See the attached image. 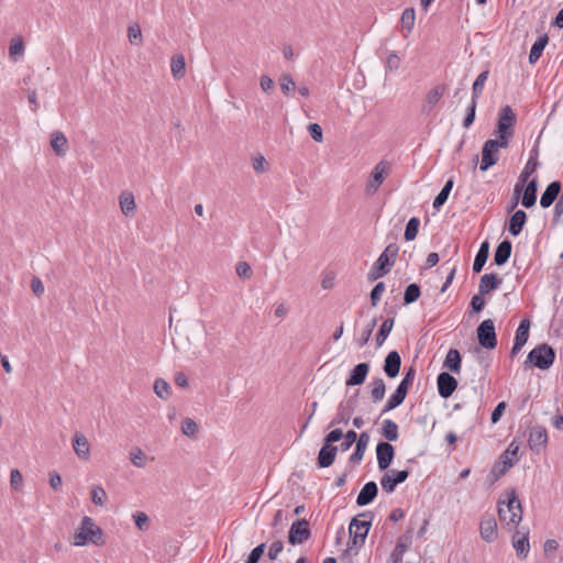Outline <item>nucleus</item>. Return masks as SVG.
<instances>
[{
	"label": "nucleus",
	"instance_id": "22",
	"mask_svg": "<svg viewBox=\"0 0 563 563\" xmlns=\"http://www.w3.org/2000/svg\"><path fill=\"white\" fill-rule=\"evenodd\" d=\"M521 197V205L525 208H532L537 202V192H538V180L533 178L528 181V184L523 186Z\"/></svg>",
	"mask_w": 563,
	"mask_h": 563
},
{
	"label": "nucleus",
	"instance_id": "43",
	"mask_svg": "<svg viewBox=\"0 0 563 563\" xmlns=\"http://www.w3.org/2000/svg\"><path fill=\"white\" fill-rule=\"evenodd\" d=\"M172 74L176 79H180L186 74V62L183 55H176L170 63Z\"/></svg>",
	"mask_w": 563,
	"mask_h": 563
},
{
	"label": "nucleus",
	"instance_id": "14",
	"mask_svg": "<svg viewBox=\"0 0 563 563\" xmlns=\"http://www.w3.org/2000/svg\"><path fill=\"white\" fill-rule=\"evenodd\" d=\"M512 547L516 550V554L519 559H526L528 556L530 544H529V529H518L511 539Z\"/></svg>",
	"mask_w": 563,
	"mask_h": 563
},
{
	"label": "nucleus",
	"instance_id": "35",
	"mask_svg": "<svg viewBox=\"0 0 563 563\" xmlns=\"http://www.w3.org/2000/svg\"><path fill=\"white\" fill-rule=\"evenodd\" d=\"M461 361L462 357L460 352L456 349H450L445 356L443 366L451 372L459 374L461 372Z\"/></svg>",
	"mask_w": 563,
	"mask_h": 563
},
{
	"label": "nucleus",
	"instance_id": "61",
	"mask_svg": "<svg viewBox=\"0 0 563 563\" xmlns=\"http://www.w3.org/2000/svg\"><path fill=\"white\" fill-rule=\"evenodd\" d=\"M284 549V542L282 540L274 541L271 547L268 548L267 556L269 560L275 561L277 560L278 555Z\"/></svg>",
	"mask_w": 563,
	"mask_h": 563
},
{
	"label": "nucleus",
	"instance_id": "51",
	"mask_svg": "<svg viewBox=\"0 0 563 563\" xmlns=\"http://www.w3.org/2000/svg\"><path fill=\"white\" fill-rule=\"evenodd\" d=\"M91 500L97 506H104L108 500V495L101 486L95 485L91 488Z\"/></svg>",
	"mask_w": 563,
	"mask_h": 563
},
{
	"label": "nucleus",
	"instance_id": "32",
	"mask_svg": "<svg viewBox=\"0 0 563 563\" xmlns=\"http://www.w3.org/2000/svg\"><path fill=\"white\" fill-rule=\"evenodd\" d=\"M489 256V243L488 241L482 242L479 245V249L475 255L474 262H473V273L478 274L482 272L484 265L486 264Z\"/></svg>",
	"mask_w": 563,
	"mask_h": 563
},
{
	"label": "nucleus",
	"instance_id": "10",
	"mask_svg": "<svg viewBox=\"0 0 563 563\" xmlns=\"http://www.w3.org/2000/svg\"><path fill=\"white\" fill-rule=\"evenodd\" d=\"M519 443L514 440L507 448V450L500 455V463L495 465L493 472L496 475H504L519 459Z\"/></svg>",
	"mask_w": 563,
	"mask_h": 563
},
{
	"label": "nucleus",
	"instance_id": "60",
	"mask_svg": "<svg viewBox=\"0 0 563 563\" xmlns=\"http://www.w3.org/2000/svg\"><path fill=\"white\" fill-rule=\"evenodd\" d=\"M344 440L340 444V448L343 452L350 450V448L354 444V442L357 440V433L354 430L347 431L345 434H343Z\"/></svg>",
	"mask_w": 563,
	"mask_h": 563
},
{
	"label": "nucleus",
	"instance_id": "2",
	"mask_svg": "<svg viewBox=\"0 0 563 563\" xmlns=\"http://www.w3.org/2000/svg\"><path fill=\"white\" fill-rule=\"evenodd\" d=\"M498 516L508 527H517L522 519V507L515 490L508 494L507 501L498 504Z\"/></svg>",
	"mask_w": 563,
	"mask_h": 563
},
{
	"label": "nucleus",
	"instance_id": "26",
	"mask_svg": "<svg viewBox=\"0 0 563 563\" xmlns=\"http://www.w3.org/2000/svg\"><path fill=\"white\" fill-rule=\"evenodd\" d=\"M378 494L377 484L373 481L366 483L356 497V504L358 506H366L371 504Z\"/></svg>",
	"mask_w": 563,
	"mask_h": 563
},
{
	"label": "nucleus",
	"instance_id": "9",
	"mask_svg": "<svg viewBox=\"0 0 563 563\" xmlns=\"http://www.w3.org/2000/svg\"><path fill=\"white\" fill-rule=\"evenodd\" d=\"M478 343L487 350H493L497 345L495 325L492 319H484L477 328Z\"/></svg>",
	"mask_w": 563,
	"mask_h": 563
},
{
	"label": "nucleus",
	"instance_id": "15",
	"mask_svg": "<svg viewBox=\"0 0 563 563\" xmlns=\"http://www.w3.org/2000/svg\"><path fill=\"white\" fill-rule=\"evenodd\" d=\"M376 455L379 470L385 471L395 457V449L389 442H379L376 445Z\"/></svg>",
	"mask_w": 563,
	"mask_h": 563
},
{
	"label": "nucleus",
	"instance_id": "27",
	"mask_svg": "<svg viewBox=\"0 0 563 563\" xmlns=\"http://www.w3.org/2000/svg\"><path fill=\"white\" fill-rule=\"evenodd\" d=\"M369 372V365L367 363L357 364L351 372L345 384L346 386H357L365 382L366 376Z\"/></svg>",
	"mask_w": 563,
	"mask_h": 563
},
{
	"label": "nucleus",
	"instance_id": "1",
	"mask_svg": "<svg viewBox=\"0 0 563 563\" xmlns=\"http://www.w3.org/2000/svg\"><path fill=\"white\" fill-rule=\"evenodd\" d=\"M398 252L399 246L396 243L387 245L371 267L367 274L368 280L375 282L376 279L387 275L396 262Z\"/></svg>",
	"mask_w": 563,
	"mask_h": 563
},
{
	"label": "nucleus",
	"instance_id": "47",
	"mask_svg": "<svg viewBox=\"0 0 563 563\" xmlns=\"http://www.w3.org/2000/svg\"><path fill=\"white\" fill-rule=\"evenodd\" d=\"M394 320L395 319H385L382 323L377 334H376V343L378 346H380L387 336L389 335L393 327H394Z\"/></svg>",
	"mask_w": 563,
	"mask_h": 563
},
{
	"label": "nucleus",
	"instance_id": "23",
	"mask_svg": "<svg viewBox=\"0 0 563 563\" xmlns=\"http://www.w3.org/2000/svg\"><path fill=\"white\" fill-rule=\"evenodd\" d=\"M372 514L371 512H362L354 517L350 523V532L355 533V531L368 534L369 528L372 526Z\"/></svg>",
	"mask_w": 563,
	"mask_h": 563
},
{
	"label": "nucleus",
	"instance_id": "46",
	"mask_svg": "<svg viewBox=\"0 0 563 563\" xmlns=\"http://www.w3.org/2000/svg\"><path fill=\"white\" fill-rule=\"evenodd\" d=\"M530 319H521V322L516 331L515 342L525 345L529 338Z\"/></svg>",
	"mask_w": 563,
	"mask_h": 563
},
{
	"label": "nucleus",
	"instance_id": "18",
	"mask_svg": "<svg viewBox=\"0 0 563 563\" xmlns=\"http://www.w3.org/2000/svg\"><path fill=\"white\" fill-rule=\"evenodd\" d=\"M355 409V401L351 398L345 402H341L338 407L336 413L329 427L336 424H347Z\"/></svg>",
	"mask_w": 563,
	"mask_h": 563
},
{
	"label": "nucleus",
	"instance_id": "38",
	"mask_svg": "<svg viewBox=\"0 0 563 563\" xmlns=\"http://www.w3.org/2000/svg\"><path fill=\"white\" fill-rule=\"evenodd\" d=\"M453 186H454V180L451 177L446 180L443 188L441 189V191L437 195V197L433 200V208L435 210H440V208L446 202Z\"/></svg>",
	"mask_w": 563,
	"mask_h": 563
},
{
	"label": "nucleus",
	"instance_id": "13",
	"mask_svg": "<svg viewBox=\"0 0 563 563\" xmlns=\"http://www.w3.org/2000/svg\"><path fill=\"white\" fill-rule=\"evenodd\" d=\"M479 533L481 538L488 543L497 539V521L494 515L486 514L482 517L479 522Z\"/></svg>",
	"mask_w": 563,
	"mask_h": 563
},
{
	"label": "nucleus",
	"instance_id": "11",
	"mask_svg": "<svg viewBox=\"0 0 563 563\" xmlns=\"http://www.w3.org/2000/svg\"><path fill=\"white\" fill-rule=\"evenodd\" d=\"M311 536L309 523L306 519L295 521L288 532V542L292 545L301 544Z\"/></svg>",
	"mask_w": 563,
	"mask_h": 563
},
{
	"label": "nucleus",
	"instance_id": "56",
	"mask_svg": "<svg viewBox=\"0 0 563 563\" xmlns=\"http://www.w3.org/2000/svg\"><path fill=\"white\" fill-rule=\"evenodd\" d=\"M130 460L132 462L133 465H135L136 467H144L145 466V455L143 453V451L140 449V448H134L131 452H130Z\"/></svg>",
	"mask_w": 563,
	"mask_h": 563
},
{
	"label": "nucleus",
	"instance_id": "20",
	"mask_svg": "<svg viewBox=\"0 0 563 563\" xmlns=\"http://www.w3.org/2000/svg\"><path fill=\"white\" fill-rule=\"evenodd\" d=\"M562 185L559 180L550 183L540 198V206L542 208H549L558 199L561 194Z\"/></svg>",
	"mask_w": 563,
	"mask_h": 563
},
{
	"label": "nucleus",
	"instance_id": "57",
	"mask_svg": "<svg viewBox=\"0 0 563 563\" xmlns=\"http://www.w3.org/2000/svg\"><path fill=\"white\" fill-rule=\"evenodd\" d=\"M265 549H266L265 543H261L257 547H255L249 554L245 563H258V561L261 560V558L263 556V554L265 552Z\"/></svg>",
	"mask_w": 563,
	"mask_h": 563
},
{
	"label": "nucleus",
	"instance_id": "58",
	"mask_svg": "<svg viewBox=\"0 0 563 563\" xmlns=\"http://www.w3.org/2000/svg\"><path fill=\"white\" fill-rule=\"evenodd\" d=\"M235 271L238 276L244 280L250 279L253 275V271L246 262H239Z\"/></svg>",
	"mask_w": 563,
	"mask_h": 563
},
{
	"label": "nucleus",
	"instance_id": "49",
	"mask_svg": "<svg viewBox=\"0 0 563 563\" xmlns=\"http://www.w3.org/2000/svg\"><path fill=\"white\" fill-rule=\"evenodd\" d=\"M420 294H421V290H420V286L418 284H410L407 286V288L405 289V294H404V302L405 305H410L415 301L418 300V298L420 297Z\"/></svg>",
	"mask_w": 563,
	"mask_h": 563
},
{
	"label": "nucleus",
	"instance_id": "7",
	"mask_svg": "<svg viewBox=\"0 0 563 563\" xmlns=\"http://www.w3.org/2000/svg\"><path fill=\"white\" fill-rule=\"evenodd\" d=\"M508 145L500 143L497 139L487 140L482 148V161L479 169L482 172L488 170L492 166L496 165L499 161V148H507Z\"/></svg>",
	"mask_w": 563,
	"mask_h": 563
},
{
	"label": "nucleus",
	"instance_id": "31",
	"mask_svg": "<svg viewBox=\"0 0 563 563\" xmlns=\"http://www.w3.org/2000/svg\"><path fill=\"white\" fill-rule=\"evenodd\" d=\"M355 442H356L355 451L350 456V463H352L354 465L355 464H360L361 461L363 460L365 450H366L367 444L369 442L368 433L367 432H362L358 435V438H357V440Z\"/></svg>",
	"mask_w": 563,
	"mask_h": 563
},
{
	"label": "nucleus",
	"instance_id": "3",
	"mask_svg": "<svg viewBox=\"0 0 563 563\" xmlns=\"http://www.w3.org/2000/svg\"><path fill=\"white\" fill-rule=\"evenodd\" d=\"M102 530L96 526L95 521L90 517L85 516L80 527L74 534V545L82 547L88 542L96 545L102 544Z\"/></svg>",
	"mask_w": 563,
	"mask_h": 563
},
{
	"label": "nucleus",
	"instance_id": "45",
	"mask_svg": "<svg viewBox=\"0 0 563 563\" xmlns=\"http://www.w3.org/2000/svg\"><path fill=\"white\" fill-rule=\"evenodd\" d=\"M406 395H404L400 390L396 388V390L389 396L387 399L384 409L382 410V415L397 408L400 406L406 399Z\"/></svg>",
	"mask_w": 563,
	"mask_h": 563
},
{
	"label": "nucleus",
	"instance_id": "52",
	"mask_svg": "<svg viewBox=\"0 0 563 563\" xmlns=\"http://www.w3.org/2000/svg\"><path fill=\"white\" fill-rule=\"evenodd\" d=\"M128 37L133 45H140L142 43V32L139 24H132L128 27Z\"/></svg>",
	"mask_w": 563,
	"mask_h": 563
},
{
	"label": "nucleus",
	"instance_id": "19",
	"mask_svg": "<svg viewBox=\"0 0 563 563\" xmlns=\"http://www.w3.org/2000/svg\"><path fill=\"white\" fill-rule=\"evenodd\" d=\"M445 91L446 86L444 84L437 85L434 88L428 91L424 103L422 104L421 108V112L423 114H430L434 106L441 100Z\"/></svg>",
	"mask_w": 563,
	"mask_h": 563
},
{
	"label": "nucleus",
	"instance_id": "39",
	"mask_svg": "<svg viewBox=\"0 0 563 563\" xmlns=\"http://www.w3.org/2000/svg\"><path fill=\"white\" fill-rule=\"evenodd\" d=\"M416 20V13L413 8H407L404 10L400 22L402 30L406 31L404 34L405 37H408L409 33L412 31Z\"/></svg>",
	"mask_w": 563,
	"mask_h": 563
},
{
	"label": "nucleus",
	"instance_id": "53",
	"mask_svg": "<svg viewBox=\"0 0 563 563\" xmlns=\"http://www.w3.org/2000/svg\"><path fill=\"white\" fill-rule=\"evenodd\" d=\"M476 107H477V101L476 100H473L471 99V102L466 109V115L463 120V126L464 128H470L474 121H475V114H476Z\"/></svg>",
	"mask_w": 563,
	"mask_h": 563
},
{
	"label": "nucleus",
	"instance_id": "54",
	"mask_svg": "<svg viewBox=\"0 0 563 563\" xmlns=\"http://www.w3.org/2000/svg\"><path fill=\"white\" fill-rule=\"evenodd\" d=\"M198 431V424L190 418H186L181 422V432L187 437H195Z\"/></svg>",
	"mask_w": 563,
	"mask_h": 563
},
{
	"label": "nucleus",
	"instance_id": "29",
	"mask_svg": "<svg viewBox=\"0 0 563 563\" xmlns=\"http://www.w3.org/2000/svg\"><path fill=\"white\" fill-rule=\"evenodd\" d=\"M512 251V244L509 240H503L496 247L494 253V264L497 266L505 265Z\"/></svg>",
	"mask_w": 563,
	"mask_h": 563
},
{
	"label": "nucleus",
	"instance_id": "42",
	"mask_svg": "<svg viewBox=\"0 0 563 563\" xmlns=\"http://www.w3.org/2000/svg\"><path fill=\"white\" fill-rule=\"evenodd\" d=\"M371 397L374 402L380 401L386 391V385L383 378H374L371 383Z\"/></svg>",
	"mask_w": 563,
	"mask_h": 563
},
{
	"label": "nucleus",
	"instance_id": "12",
	"mask_svg": "<svg viewBox=\"0 0 563 563\" xmlns=\"http://www.w3.org/2000/svg\"><path fill=\"white\" fill-rule=\"evenodd\" d=\"M409 476V471H395L390 470L380 478L382 488L390 494L396 489L398 484L404 483Z\"/></svg>",
	"mask_w": 563,
	"mask_h": 563
},
{
	"label": "nucleus",
	"instance_id": "30",
	"mask_svg": "<svg viewBox=\"0 0 563 563\" xmlns=\"http://www.w3.org/2000/svg\"><path fill=\"white\" fill-rule=\"evenodd\" d=\"M527 222V213L523 210L515 211L510 219L508 231L512 236H518Z\"/></svg>",
	"mask_w": 563,
	"mask_h": 563
},
{
	"label": "nucleus",
	"instance_id": "41",
	"mask_svg": "<svg viewBox=\"0 0 563 563\" xmlns=\"http://www.w3.org/2000/svg\"><path fill=\"white\" fill-rule=\"evenodd\" d=\"M367 534L355 531V533L350 532V542L346 549L347 553H352L354 555L358 554V549L364 544Z\"/></svg>",
	"mask_w": 563,
	"mask_h": 563
},
{
	"label": "nucleus",
	"instance_id": "55",
	"mask_svg": "<svg viewBox=\"0 0 563 563\" xmlns=\"http://www.w3.org/2000/svg\"><path fill=\"white\" fill-rule=\"evenodd\" d=\"M407 545L399 540L390 554V561L393 563H399L402 561L404 554L407 551Z\"/></svg>",
	"mask_w": 563,
	"mask_h": 563
},
{
	"label": "nucleus",
	"instance_id": "63",
	"mask_svg": "<svg viewBox=\"0 0 563 563\" xmlns=\"http://www.w3.org/2000/svg\"><path fill=\"white\" fill-rule=\"evenodd\" d=\"M384 290L385 284L383 282H379L374 286V288L371 291V300L373 306H376L377 302L380 300Z\"/></svg>",
	"mask_w": 563,
	"mask_h": 563
},
{
	"label": "nucleus",
	"instance_id": "48",
	"mask_svg": "<svg viewBox=\"0 0 563 563\" xmlns=\"http://www.w3.org/2000/svg\"><path fill=\"white\" fill-rule=\"evenodd\" d=\"M420 220L417 217H412L407 222L404 238L406 241H412L416 239L419 231Z\"/></svg>",
	"mask_w": 563,
	"mask_h": 563
},
{
	"label": "nucleus",
	"instance_id": "4",
	"mask_svg": "<svg viewBox=\"0 0 563 563\" xmlns=\"http://www.w3.org/2000/svg\"><path fill=\"white\" fill-rule=\"evenodd\" d=\"M517 123V115L510 106L503 107L498 112L496 134L500 143L509 146L510 140L515 134V126Z\"/></svg>",
	"mask_w": 563,
	"mask_h": 563
},
{
	"label": "nucleus",
	"instance_id": "16",
	"mask_svg": "<svg viewBox=\"0 0 563 563\" xmlns=\"http://www.w3.org/2000/svg\"><path fill=\"white\" fill-rule=\"evenodd\" d=\"M438 393L442 398H449L457 388V380L448 372H442L437 378Z\"/></svg>",
	"mask_w": 563,
	"mask_h": 563
},
{
	"label": "nucleus",
	"instance_id": "34",
	"mask_svg": "<svg viewBox=\"0 0 563 563\" xmlns=\"http://www.w3.org/2000/svg\"><path fill=\"white\" fill-rule=\"evenodd\" d=\"M51 146L58 156H64L68 148V141L63 132L55 131L51 136Z\"/></svg>",
	"mask_w": 563,
	"mask_h": 563
},
{
	"label": "nucleus",
	"instance_id": "40",
	"mask_svg": "<svg viewBox=\"0 0 563 563\" xmlns=\"http://www.w3.org/2000/svg\"><path fill=\"white\" fill-rule=\"evenodd\" d=\"M24 51H25V47H24V42H23L22 36H14L11 40V43L9 46L10 58L13 62H16L19 57L24 55Z\"/></svg>",
	"mask_w": 563,
	"mask_h": 563
},
{
	"label": "nucleus",
	"instance_id": "24",
	"mask_svg": "<svg viewBox=\"0 0 563 563\" xmlns=\"http://www.w3.org/2000/svg\"><path fill=\"white\" fill-rule=\"evenodd\" d=\"M503 284V279L495 273L484 274L481 277L478 292L487 295L492 290L497 289Z\"/></svg>",
	"mask_w": 563,
	"mask_h": 563
},
{
	"label": "nucleus",
	"instance_id": "44",
	"mask_svg": "<svg viewBox=\"0 0 563 563\" xmlns=\"http://www.w3.org/2000/svg\"><path fill=\"white\" fill-rule=\"evenodd\" d=\"M382 435L388 441H396L398 439V426L395 421L386 419L383 421Z\"/></svg>",
	"mask_w": 563,
	"mask_h": 563
},
{
	"label": "nucleus",
	"instance_id": "5",
	"mask_svg": "<svg viewBox=\"0 0 563 563\" xmlns=\"http://www.w3.org/2000/svg\"><path fill=\"white\" fill-rule=\"evenodd\" d=\"M538 156H539V146H538V144H536L533 146V148L530 151V157H529L523 170L521 172V174L519 176L518 183L515 185V190H514L515 198H514L511 206L508 208L509 212L512 211L517 207L518 201H519V195L521 194L525 184L527 183L529 177L537 170V168L539 166Z\"/></svg>",
	"mask_w": 563,
	"mask_h": 563
},
{
	"label": "nucleus",
	"instance_id": "64",
	"mask_svg": "<svg viewBox=\"0 0 563 563\" xmlns=\"http://www.w3.org/2000/svg\"><path fill=\"white\" fill-rule=\"evenodd\" d=\"M308 132L313 141L320 143L323 140L322 128L318 123H310L308 125Z\"/></svg>",
	"mask_w": 563,
	"mask_h": 563
},
{
	"label": "nucleus",
	"instance_id": "6",
	"mask_svg": "<svg viewBox=\"0 0 563 563\" xmlns=\"http://www.w3.org/2000/svg\"><path fill=\"white\" fill-rule=\"evenodd\" d=\"M554 360L555 351L552 346L544 343L529 352L526 364H532L539 369L544 371L553 365Z\"/></svg>",
	"mask_w": 563,
	"mask_h": 563
},
{
	"label": "nucleus",
	"instance_id": "36",
	"mask_svg": "<svg viewBox=\"0 0 563 563\" xmlns=\"http://www.w3.org/2000/svg\"><path fill=\"white\" fill-rule=\"evenodd\" d=\"M549 42V37L547 34L539 36L536 42L532 44V47L529 53V63L536 64L540 58L543 49L545 48Z\"/></svg>",
	"mask_w": 563,
	"mask_h": 563
},
{
	"label": "nucleus",
	"instance_id": "50",
	"mask_svg": "<svg viewBox=\"0 0 563 563\" xmlns=\"http://www.w3.org/2000/svg\"><path fill=\"white\" fill-rule=\"evenodd\" d=\"M154 391L161 399H168L172 394L169 384L162 378L155 380Z\"/></svg>",
	"mask_w": 563,
	"mask_h": 563
},
{
	"label": "nucleus",
	"instance_id": "25",
	"mask_svg": "<svg viewBox=\"0 0 563 563\" xmlns=\"http://www.w3.org/2000/svg\"><path fill=\"white\" fill-rule=\"evenodd\" d=\"M401 357L397 351L387 354L384 362V372L389 378H395L400 371Z\"/></svg>",
	"mask_w": 563,
	"mask_h": 563
},
{
	"label": "nucleus",
	"instance_id": "62",
	"mask_svg": "<svg viewBox=\"0 0 563 563\" xmlns=\"http://www.w3.org/2000/svg\"><path fill=\"white\" fill-rule=\"evenodd\" d=\"M134 522L141 531H146L150 527L148 517L145 512H136L133 515Z\"/></svg>",
	"mask_w": 563,
	"mask_h": 563
},
{
	"label": "nucleus",
	"instance_id": "28",
	"mask_svg": "<svg viewBox=\"0 0 563 563\" xmlns=\"http://www.w3.org/2000/svg\"><path fill=\"white\" fill-rule=\"evenodd\" d=\"M338 453V446L323 444L318 454V466L321 468L329 467L333 464Z\"/></svg>",
	"mask_w": 563,
	"mask_h": 563
},
{
	"label": "nucleus",
	"instance_id": "21",
	"mask_svg": "<svg viewBox=\"0 0 563 563\" xmlns=\"http://www.w3.org/2000/svg\"><path fill=\"white\" fill-rule=\"evenodd\" d=\"M73 448L76 455L82 460L88 461L90 459V444L87 438L80 433L76 432L73 438Z\"/></svg>",
	"mask_w": 563,
	"mask_h": 563
},
{
	"label": "nucleus",
	"instance_id": "59",
	"mask_svg": "<svg viewBox=\"0 0 563 563\" xmlns=\"http://www.w3.org/2000/svg\"><path fill=\"white\" fill-rule=\"evenodd\" d=\"M375 325H376V319H372V320L366 324L365 329L363 330L362 335H361V336H360V339L357 340V341H358V345H360V346H363V345H365V344L368 342V340H369V338H371V334H372V332H373V330H374Z\"/></svg>",
	"mask_w": 563,
	"mask_h": 563
},
{
	"label": "nucleus",
	"instance_id": "33",
	"mask_svg": "<svg viewBox=\"0 0 563 563\" xmlns=\"http://www.w3.org/2000/svg\"><path fill=\"white\" fill-rule=\"evenodd\" d=\"M119 203H120L121 211L125 217L134 216L136 205H135V199H134V196L132 192L123 191L119 197Z\"/></svg>",
	"mask_w": 563,
	"mask_h": 563
},
{
	"label": "nucleus",
	"instance_id": "8",
	"mask_svg": "<svg viewBox=\"0 0 563 563\" xmlns=\"http://www.w3.org/2000/svg\"><path fill=\"white\" fill-rule=\"evenodd\" d=\"M389 172L390 164L387 161L383 159L375 165L365 187V192L367 196H373L378 190L380 185L389 175Z\"/></svg>",
	"mask_w": 563,
	"mask_h": 563
},
{
	"label": "nucleus",
	"instance_id": "17",
	"mask_svg": "<svg viewBox=\"0 0 563 563\" xmlns=\"http://www.w3.org/2000/svg\"><path fill=\"white\" fill-rule=\"evenodd\" d=\"M548 442L545 428L541 426L532 427L529 433L528 444L531 451L539 453Z\"/></svg>",
	"mask_w": 563,
	"mask_h": 563
},
{
	"label": "nucleus",
	"instance_id": "37",
	"mask_svg": "<svg viewBox=\"0 0 563 563\" xmlns=\"http://www.w3.org/2000/svg\"><path fill=\"white\" fill-rule=\"evenodd\" d=\"M489 70H483L475 79L472 86V99L478 100L484 91L485 84L488 79Z\"/></svg>",
	"mask_w": 563,
	"mask_h": 563
}]
</instances>
